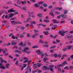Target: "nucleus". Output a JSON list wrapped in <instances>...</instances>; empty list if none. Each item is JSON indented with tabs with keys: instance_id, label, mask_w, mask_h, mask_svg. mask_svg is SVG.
I'll list each match as a JSON object with an SVG mask.
<instances>
[{
	"instance_id": "17",
	"label": "nucleus",
	"mask_w": 73,
	"mask_h": 73,
	"mask_svg": "<svg viewBox=\"0 0 73 73\" xmlns=\"http://www.w3.org/2000/svg\"><path fill=\"white\" fill-rule=\"evenodd\" d=\"M45 34V35H49V33H48V31H44L43 32Z\"/></svg>"
},
{
	"instance_id": "3",
	"label": "nucleus",
	"mask_w": 73,
	"mask_h": 73,
	"mask_svg": "<svg viewBox=\"0 0 73 73\" xmlns=\"http://www.w3.org/2000/svg\"><path fill=\"white\" fill-rule=\"evenodd\" d=\"M66 32V31H63L62 32H61V31H59V33L62 36H65V33Z\"/></svg>"
},
{
	"instance_id": "29",
	"label": "nucleus",
	"mask_w": 73,
	"mask_h": 73,
	"mask_svg": "<svg viewBox=\"0 0 73 73\" xmlns=\"http://www.w3.org/2000/svg\"><path fill=\"white\" fill-rule=\"evenodd\" d=\"M72 37H73V36H72V35H71V36H67V38H72Z\"/></svg>"
},
{
	"instance_id": "63",
	"label": "nucleus",
	"mask_w": 73,
	"mask_h": 73,
	"mask_svg": "<svg viewBox=\"0 0 73 73\" xmlns=\"http://www.w3.org/2000/svg\"><path fill=\"white\" fill-rule=\"evenodd\" d=\"M38 35V33H35V36H37Z\"/></svg>"
},
{
	"instance_id": "14",
	"label": "nucleus",
	"mask_w": 73,
	"mask_h": 73,
	"mask_svg": "<svg viewBox=\"0 0 73 73\" xmlns=\"http://www.w3.org/2000/svg\"><path fill=\"white\" fill-rule=\"evenodd\" d=\"M40 25H42V26H43V27H46V25H44L42 24H39L37 25V26H40Z\"/></svg>"
},
{
	"instance_id": "57",
	"label": "nucleus",
	"mask_w": 73,
	"mask_h": 73,
	"mask_svg": "<svg viewBox=\"0 0 73 73\" xmlns=\"http://www.w3.org/2000/svg\"><path fill=\"white\" fill-rule=\"evenodd\" d=\"M64 69H66V70H67L68 69V66H66L64 68Z\"/></svg>"
},
{
	"instance_id": "15",
	"label": "nucleus",
	"mask_w": 73,
	"mask_h": 73,
	"mask_svg": "<svg viewBox=\"0 0 73 73\" xmlns=\"http://www.w3.org/2000/svg\"><path fill=\"white\" fill-rule=\"evenodd\" d=\"M21 9H23L25 11H27V7H24Z\"/></svg>"
},
{
	"instance_id": "56",
	"label": "nucleus",
	"mask_w": 73,
	"mask_h": 73,
	"mask_svg": "<svg viewBox=\"0 0 73 73\" xmlns=\"http://www.w3.org/2000/svg\"><path fill=\"white\" fill-rule=\"evenodd\" d=\"M31 53V51L26 52V53H27V54H29V53Z\"/></svg>"
},
{
	"instance_id": "41",
	"label": "nucleus",
	"mask_w": 73,
	"mask_h": 73,
	"mask_svg": "<svg viewBox=\"0 0 73 73\" xmlns=\"http://www.w3.org/2000/svg\"><path fill=\"white\" fill-rule=\"evenodd\" d=\"M23 60H28V58L24 57L23 58Z\"/></svg>"
},
{
	"instance_id": "16",
	"label": "nucleus",
	"mask_w": 73,
	"mask_h": 73,
	"mask_svg": "<svg viewBox=\"0 0 73 73\" xmlns=\"http://www.w3.org/2000/svg\"><path fill=\"white\" fill-rule=\"evenodd\" d=\"M49 14L50 15H51V16H52V17H54V15L53 14V13L52 12H51L49 13Z\"/></svg>"
},
{
	"instance_id": "53",
	"label": "nucleus",
	"mask_w": 73,
	"mask_h": 73,
	"mask_svg": "<svg viewBox=\"0 0 73 73\" xmlns=\"http://www.w3.org/2000/svg\"><path fill=\"white\" fill-rule=\"evenodd\" d=\"M18 62L19 61H16V62H15V64H16V65H17L18 64Z\"/></svg>"
},
{
	"instance_id": "30",
	"label": "nucleus",
	"mask_w": 73,
	"mask_h": 73,
	"mask_svg": "<svg viewBox=\"0 0 73 73\" xmlns=\"http://www.w3.org/2000/svg\"><path fill=\"white\" fill-rule=\"evenodd\" d=\"M15 48V49H17V48H18L17 47V46H14V47H12V49H14Z\"/></svg>"
},
{
	"instance_id": "54",
	"label": "nucleus",
	"mask_w": 73,
	"mask_h": 73,
	"mask_svg": "<svg viewBox=\"0 0 73 73\" xmlns=\"http://www.w3.org/2000/svg\"><path fill=\"white\" fill-rule=\"evenodd\" d=\"M66 50V48H64L62 49V51H65Z\"/></svg>"
},
{
	"instance_id": "32",
	"label": "nucleus",
	"mask_w": 73,
	"mask_h": 73,
	"mask_svg": "<svg viewBox=\"0 0 73 73\" xmlns=\"http://www.w3.org/2000/svg\"><path fill=\"white\" fill-rule=\"evenodd\" d=\"M38 48V46H35L33 47V48Z\"/></svg>"
},
{
	"instance_id": "8",
	"label": "nucleus",
	"mask_w": 73,
	"mask_h": 73,
	"mask_svg": "<svg viewBox=\"0 0 73 73\" xmlns=\"http://www.w3.org/2000/svg\"><path fill=\"white\" fill-rule=\"evenodd\" d=\"M36 52L38 54H41L42 53V52L41 51H40V50L36 51Z\"/></svg>"
},
{
	"instance_id": "20",
	"label": "nucleus",
	"mask_w": 73,
	"mask_h": 73,
	"mask_svg": "<svg viewBox=\"0 0 73 73\" xmlns=\"http://www.w3.org/2000/svg\"><path fill=\"white\" fill-rule=\"evenodd\" d=\"M21 3L22 5H24V4H25L26 3H27V2H26L25 1H23L21 2Z\"/></svg>"
},
{
	"instance_id": "21",
	"label": "nucleus",
	"mask_w": 73,
	"mask_h": 73,
	"mask_svg": "<svg viewBox=\"0 0 73 73\" xmlns=\"http://www.w3.org/2000/svg\"><path fill=\"white\" fill-rule=\"evenodd\" d=\"M34 6L35 7H40V6L37 3L34 4Z\"/></svg>"
},
{
	"instance_id": "25",
	"label": "nucleus",
	"mask_w": 73,
	"mask_h": 73,
	"mask_svg": "<svg viewBox=\"0 0 73 73\" xmlns=\"http://www.w3.org/2000/svg\"><path fill=\"white\" fill-rule=\"evenodd\" d=\"M31 24H36V22L34 21H32L30 22Z\"/></svg>"
},
{
	"instance_id": "38",
	"label": "nucleus",
	"mask_w": 73,
	"mask_h": 73,
	"mask_svg": "<svg viewBox=\"0 0 73 73\" xmlns=\"http://www.w3.org/2000/svg\"><path fill=\"white\" fill-rule=\"evenodd\" d=\"M66 60L68 61H70V57L68 58Z\"/></svg>"
},
{
	"instance_id": "36",
	"label": "nucleus",
	"mask_w": 73,
	"mask_h": 73,
	"mask_svg": "<svg viewBox=\"0 0 73 73\" xmlns=\"http://www.w3.org/2000/svg\"><path fill=\"white\" fill-rule=\"evenodd\" d=\"M43 7H46L48 6V5L46 4H44L43 5Z\"/></svg>"
},
{
	"instance_id": "40",
	"label": "nucleus",
	"mask_w": 73,
	"mask_h": 73,
	"mask_svg": "<svg viewBox=\"0 0 73 73\" xmlns=\"http://www.w3.org/2000/svg\"><path fill=\"white\" fill-rule=\"evenodd\" d=\"M25 29V27H21V30H24V29Z\"/></svg>"
},
{
	"instance_id": "47",
	"label": "nucleus",
	"mask_w": 73,
	"mask_h": 73,
	"mask_svg": "<svg viewBox=\"0 0 73 73\" xmlns=\"http://www.w3.org/2000/svg\"><path fill=\"white\" fill-rule=\"evenodd\" d=\"M41 14H37V16H39V17H41Z\"/></svg>"
},
{
	"instance_id": "4",
	"label": "nucleus",
	"mask_w": 73,
	"mask_h": 73,
	"mask_svg": "<svg viewBox=\"0 0 73 73\" xmlns=\"http://www.w3.org/2000/svg\"><path fill=\"white\" fill-rule=\"evenodd\" d=\"M49 66L50 68H49V69H50V71L52 73H54V70L53 69V68L54 67V65H50Z\"/></svg>"
},
{
	"instance_id": "6",
	"label": "nucleus",
	"mask_w": 73,
	"mask_h": 73,
	"mask_svg": "<svg viewBox=\"0 0 73 73\" xmlns=\"http://www.w3.org/2000/svg\"><path fill=\"white\" fill-rule=\"evenodd\" d=\"M16 12V11L13 10V9H11L10 10L8 11V13H11L12 12Z\"/></svg>"
},
{
	"instance_id": "58",
	"label": "nucleus",
	"mask_w": 73,
	"mask_h": 73,
	"mask_svg": "<svg viewBox=\"0 0 73 73\" xmlns=\"http://www.w3.org/2000/svg\"><path fill=\"white\" fill-rule=\"evenodd\" d=\"M67 17V16L66 15H64L63 18H66Z\"/></svg>"
},
{
	"instance_id": "26",
	"label": "nucleus",
	"mask_w": 73,
	"mask_h": 73,
	"mask_svg": "<svg viewBox=\"0 0 73 73\" xmlns=\"http://www.w3.org/2000/svg\"><path fill=\"white\" fill-rule=\"evenodd\" d=\"M43 69H44V70H46V69H48H48H49V68H48L47 67H46V66H44L43 67Z\"/></svg>"
},
{
	"instance_id": "46",
	"label": "nucleus",
	"mask_w": 73,
	"mask_h": 73,
	"mask_svg": "<svg viewBox=\"0 0 73 73\" xmlns=\"http://www.w3.org/2000/svg\"><path fill=\"white\" fill-rule=\"evenodd\" d=\"M20 38H23V37H24V35H21L20 36Z\"/></svg>"
},
{
	"instance_id": "64",
	"label": "nucleus",
	"mask_w": 73,
	"mask_h": 73,
	"mask_svg": "<svg viewBox=\"0 0 73 73\" xmlns=\"http://www.w3.org/2000/svg\"><path fill=\"white\" fill-rule=\"evenodd\" d=\"M69 33L72 34L73 33V31H71L69 32Z\"/></svg>"
},
{
	"instance_id": "5",
	"label": "nucleus",
	"mask_w": 73,
	"mask_h": 73,
	"mask_svg": "<svg viewBox=\"0 0 73 73\" xmlns=\"http://www.w3.org/2000/svg\"><path fill=\"white\" fill-rule=\"evenodd\" d=\"M41 65V64L39 63H38L36 64H33V66H34L36 68H37V67H38V68H39V67H40V66Z\"/></svg>"
},
{
	"instance_id": "50",
	"label": "nucleus",
	"mask_w": 73,
	"mask_h": 73,
	"mask_svg": "<svg viewBox=\"0 0 73 73\" xmlns=\"http://www.w3.org/2000/svg\"><path fill=\"white\" fill-rule=\"evenodd\" d=\"M43 3L42 1H41L38 3V4H42Z\"/></svg>"
},
{
	"instance_id": "44",
	"label": "nucleus",
	"mask_w": 73,
	"mask_h": 73,
	"mask_svg": "<svg viewBox=\"0 0 73 73\" xmlns=\"http://www.w3.org/2000/svg\"><path fill=\"white\" fill-rule=\"evenodd\" d=\"M46 31H49L50 30V29L49 28H46L45 29Z\"/></svg>"
},
{
	"instance_id": "37",
	"label": "nucleus",
	"mask_w": 73,
	"mask_h": 73,
	"mask_svg": "<svg viewBox=\"0 0 73 73\" xmlns=\"http://www.w3.org/2000/svg\"><path fill=\"white\" fill-rule=\"evenodd\" d=\"M44 22H46V23L48 22V23H49V20H44Z\"/></svg>"
},
{
	"instance_id": "9",
	"label": "nucleus",
	"mask_w": 73,
	"mask_h": 73,
	"mask_svg": "<svg viewBox=\"0 0 73 73\" xmlns=\"http://www.w3.org/2000/svg\"><path fill=\"white\" fill-rule=\"evenodd\" d=\"M29 49L28 47H25L24 48V50H23L22 52H26V50H28Z\"/></svg>"
},
{
	"instance_id": "18",
	"label": "nucleus",
	"mask_w": 73,
	"mask_h": 73,
	"mask_svg": "<svg viewBox=\"0 0 73 73\" xmlns=\"http://www.w3.org/2000/svg\"><path fill=\"white\" fill-rule=\"evenodd\" d=\"M23 43L21 42L19 44V45H21V46H25V44L23 45Z\"/></svg>"
},
{
	"instance_id": "33",
	"label": "nucleus",
	"mask_w": 73,
	"mask_h": 73,
	"mask_svg": "<svg viewBox=\"0 0 73 73\" xmlns=\"http://www.w3.org/2000/svg\"><path fill=\"white\" fill-rule=\"evenodd\" d=\"M68 12V10H65L64 11V14H66Z\"/></svg>"
},
{
	"instance_id": "34",
	"label": "nucleus",
	"mask_w": 73,
	"mask_h": 73,
	"mask_svg": "<svg viewBox=\"0 0 73 73\" xmlns=\"http://www.w3.org/2000/svg\"><path fill=\"white\" fill-rule=\"evenodd\" d=\"M31 20V18H27V21H28L29 20Z\"/></svg>"
},
{
	"instance_id": "12",
	"label": "nucleus",
	"mask_w": 73,
	"mask_h": 73,
	"mask_svg": "<svg viewBox=\"0 0 73 73\" xmlns=\"http://www.w3.org/2000/svg\"><path fill=\"white\" fill-rule=\"evenodd\" d=\"M52 21L53 22V23L54 24H55V23H59V22H57L56 20H53Z\"/></svg>"
},
{
	"instance_id": "10",
	"label": "nucleus",
	"mask_w": 73,
	"mask_h": 73,
	"mask_svg": "<svg viewBox=\"0 0 73 73\" xmlns=\"http://www.w3.org/2000/svg\"><path fill=\"white\" fill-rule=\"evenodd\" d=\"M2 50L3 53L4 54V53H6V52L7 51V48H5L4 50Z\"/></svg>"
},
{
	"instance_id": "35",
	"label": "nucleus",
	"mask_w": 73,
	"mask_h": 73,
	"mask_svg": "<svg viewBox=\"0 0 73 73\" xmlns=\"http://www.w3.org/2000/svg\"><path fill=\"white\" fill-rule=\"evenodd\" d=\"M0 60L1 61V62H3L4 61L3 59V58H0Z\"/></svg>"
},
{
	"instance_id": "13",
	"label": "nucleus",
	"mask_w": 73,
	"mask_h": 73,
	"mask_svg": "<svg viewBox=\"0 0 73 73\" xmlns=\"http://www.w3.org/2000/svg\"><path fill=\"white\" fill-rule=\"evenodd\" d=\"M73 47V46H67V49H68V50H69V49H70L72 48Z\"/></svg>"
},
{
	"instance_id": "52",
	"label": "nucleus",
	"mask_w": 73,
	"mask_h": 73,
	"mask_svg": "<svg viewBox=\"0 0 73 73\" xmlns=\"http://www.w3.org/2000/svg\"><path fill=\"white\" fill-rule=\"evenodd\" d=\"M13 33H11L9 35V37H11V36H13Z\"/></svg>"
},
{
	"instance_id": "61",
	"label": "nucleus",
	"mask_w": 73,
	"mask_h": 73,
	"mask_svg": "<svg viewBox=\"0 0 73 73\" xmlns=\"http://www.w3.org/2000/svg\"><path fill=\"white\" fill-rule=\"evenodd\" d=\"M58 71H59V72H61V68H58Z\"/></svg>"
},
{
	"instance_id": "27",
	"label": "nucleus",
	"mask_w": 73,
	"mask_h": 73,
	"mask_svg": "<svg viewBox=\"0 0 73 73\" xmlns=\"http://www.w3.org/2000/svg\"><path fill=\"white\" fill-rule=\"evenodd\" d=\"M0 68L1 69H5V67L3 66V65Z\"/></svg>"
},
{
	"instance_id": "60",
	"label": "nucleus",
	"mask_w": 73,
	"mask_h": 73,
	"mask_svg": "<svg viewBox=\"0 0 73 73\" xmlns=\"http://www.w3.org/2000/svg\"><path fill=\"white\" fill-rule=\"evenodd\" d=\"M70 69H73V66H70Z\"/></svg>"
},
{
	"instance_id": "39",
	"label": "nucleus",
	"mask_w": 73,
	"mask_h": 73,
	"mask_svg": "<svg viewBox=\"0 0 73 73\" xmlns=\"http://www.w3.org/2000/svg\"><path fill=\"white\" fill-rule=\"evenodd\" d=\"M56 47V46H53L51 47L50 48V49H52V48H55Z\"/></svg>"
},
{
	"instance_id": "48",
	"label": "nucleus",
	"mask_w": 73,
	"mask_h": 73,
	"mask_svg": "<svg viewBox=\"0 0 73 73\" xmlns=\"http://www.w3.org/2000/svg\"><path fill=\"white\" fill-rule=\"evenodd\" d=\"M29 24H27L25 25V27H26V28H27V27H28L29 26Z\"/></svg>"
},
{
	"instance_id": "31",
	"label": "nucleus",
	"mask_w": 73,
	"mask_h": 73,
	"mask_svg": "<svg viewBox=\"0 0 73 73\" xmlns=\"http://www.w3.org/2000/svg\"><path fill=\"white\" fill-rule=\"evenodd\" d=\"M17 19V17H15V18H11L10 19L11 20H15Z\"/></svg>"
},
{
	"instance_id": "43",
	"label": "nucleus",
	"mask_w": 73,
	"mask_h": 73,
	"mask_svg": "<svg viewBox=\"0 0 73 73\" xmlns=\"http://www.w3.org/2000/svg\"><path fill=\"white\" fill-rule=\"evenodd\" d=\"M63 64H62V63L61 64H58V66L59 67L61 66V67H62V66H63Z\"/></svg>"
},
{
	"instance_id": "24",
	"label": "nucleus",
	"mask_w": 73,
	"mask_h": 73,
	"mask_svg": "<svg viewBox=\"0 0 73 73\" xmlns=\"http://www.w3.org/2000/svg\"><path fill=\"white\" fill-rule=\"evenodd\" d=\"M54 56L55 58H57L58 57V55H57V54L56 53L54 54Z\"/></svg>"
},
{
	"instance_id": "1",
	"label": "nucleus",
	"mask_w": 73,
	"mask_h": 73,
	"mask_svg": "<svg viewBox=\"0 0 73 73\" xmlns=\"http://www.w3.org/2000/svg\"><path fill=\"white\" fill-rule=\"evenodd\" d=\"M11 24H13V25H16L17 24H21L22 23L19 21H11Z\"/></svg>"
},
{
	"instance_id": "2",
	"label": "nucleus",
	"mask_w": 73,
	"mask_h": 73,
	"mask_svg": "<svg viewBox=\"0 0 73 73\" xmlns=\"http://www.w3.org/2000/svg\"><path fill=\"white\" fill-rule=\"evenodd\" d=\"M9 17H8V16H7V15H6L5 16V18H6V19L7 18L9 19V18H11L13 16H15V14L13 13H11L9 15Z\"/></svg>"
},
{
	"instance_id": "45",
	"label": "nucleus",
	"mask_w": 73,
	"mask_h": 73,
	"mask_svg": "<svg viewBox=\"0 0 73 73\" xmlns=\"http://www.w3.org/2000/svg\"><path fill=\"white\" fill-rule=\"evenodd\" d=\"M30 1L33 2V3H35L36 2V1H35V0H31Z\"/></svg>"
},
{
	"instance_id": "11",
	"label": "nucleus",
	"mask_w": 73,
	"mask_h": 73,
	"mask_svg": "<svg viewBox=\"0 0 73 73\" xmlns=\"http://www.w3.org/2000/svg\"><path fill=\"white\" fill-rule=\"evenodd\" d=\"M10 65L9 64H6L5 68L6 69H9V66H10Z\"/></svg>"
},
{
	"instance_id": "55",
	"label": "nucleus",
	"mask_w": 73,
	"mask_h": 73,
	"mask_svg": "<svg viewBox=\"0 0 73 73\" xmlns=\"http://www.w3.org/2000/svg\"><path fill=\"white\" fill-rule=\"evenodd\" d=\"M18 53L19 54H21L22 53V52L21 51H19V50L18 51Z\"/></svg>"
},
{
	"instance_id": "62",
	"label": "nucleus",
	"mask_w": 73,
	"mask_h": 73,
	"mask_svg": "<svg viewBox=\"0 0 73 73\" xmlns=\"http://www.w3.org/2000/svg\"><path fill=\"white\" fill-rule=\"evenodd\" d=\"M59 7H55V9H56V10H57L58 9V10Z\"/></svg>"
},
{
	"instance_id": "19",
	"label": "nucleus",
	"mask_w": 73,
	"mask_h": 73,
	"mask_svg": "<svg viewBox=\"0 0 73 73\" xmlns=\"http://www.w3.org/2000/svg\"><path fill=\"white\" fill-rule=\"evenodd\" d=\"M48 60V59L47 58L45 57L43 59V61L44 62H45L46 61V60Z\"/></svg>"
},
{
	"instance_id": "42",
	"label": "nucleus",
	"mask_w": 73,
	"mask_h": 73,
	"mask_svg": "<svg viewBox=\"0 0 73 73\" xmlns=\"http://www.w3.org/2000/svg\"><path fill=\"white\" fill-rule=\"evenodd\" d=\"M50 53H54V51L52 50H50Z\"/></svg>"
},
{
	"instance_id": "49",
	"label": "nucleus",
	"mask_w": 73,
	"mask_h": 73,
	"mask_svg": "<svg viewBox=\"0 0 73 73\" xmlns=\"http://www.w3.org/2000/svg\"><path fill=\"white\" fill-rule=\"evenodd\" d=\"M27 36L28 37H30V35L28 33L27 34Z\"/></svg>"
},
{
	"instance_id": "59",
	"label": "nucleus",
	"mask_w": 73,
	"mask_h": 73,
	"mask_svg": "<svg viewBox=\"0 0 73 73\" xmlns=\"http://www.w3.org/2000/svg\"><path fill=\"white\" fill-rule=\"evenodd\" d=\"M39 37L40 38H42L43 37V36L42 35H40L39 36Z\"/></svg>"
},
{
	"instance_id": "22",
	"label": "nucleus",
	"mask_w": 73,
	"mask_h": 73,
	"mask_svg": "<svg viewBox=\"0 0 73 73\" xmlns=\"http://www.w3.org/2000/svg\"><path fill=\"white\" fill-rule=\"evenodd\" d=\"M39 43H40V44H44V43L41 40H40L39 41Z\"/></svg>"
},
{
	"instance_id": "28",
	"label": "nucleus",
	"mask_w": 73,
	"mask_h": 73,
	"mask_svg": "<svg viewBox=\"0 0 73 73\" xmlns=\"http://www.w3.org/2000/svg\"><path fill=\"white\" fill-rule=\"evenodd\" d=\"M17 4H21V1H17Z\"/></svg>"
},
{
	"instance_id": "51",
	"label": "nucleus",
	"mask_w": 73,
	"mask_h": 73,
	"mask_svg": "<svg viewBox=\"0 0 73 73\" xmlns=\"http://www.w3.org/2000/svg\"><path fill=\"white\" fill-rule=\"evenodd\" d=\"M11 38H13V39H15V37L14 36V35H12L11 36Z\"/></svg>"
},
{
	"instance_id": "23",
	"label": "nucleus",
	"mask_w": 73,
	"mask_h": 73,
	"mask_svg": "<svg viewBox=\"0 0 73 73\" xmlns=\"http://www.w3.org/2000/svg\"><path fill=\"white\" fill-rule=\"evenodd\" d=\"M63 64V65H65V64H68V63L66 62V61H64V62L62 63Z\"/></svg>"
},
{
	"instance_id": "7",
	"label": "nucleus",
	"mask_w": 73,
	"mask_h": 73,
	"mask_svg": "<svg viewBox=\"0 0 73 73\" xmlns=\"http://www.w3.org/2000/svg\"><path fill=\"white\" fill-rule=\"evenodd\" d=\"M12 45H17V42H15V40H12L11 41Z\"/></svg>"
}]
</instances>
